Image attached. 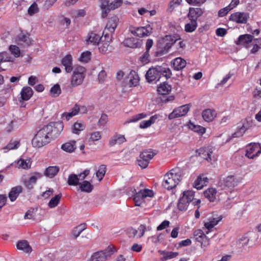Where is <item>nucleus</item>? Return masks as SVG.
Returning <instances> with one entry per match:
<instances>
[{
	"label": "nucleus",
	"mask_w": 261,
	"mask_h": 261,
	"mask_svg": "<svg viewBox=\"0 0 261 261\" xmlns=\"http://www.w3.org/2000/svg\"><path fill=\"white\" fill-rule=\"evenodd\" d=\"M118 22L119 18L117 16H113L111 17L107 22L105 31H108L111 33L114 32L118 25Z\"/></svg>",
	"instance_id": "22"
},
{
	"label": "nucleus",
	"mask_w": 261,
	"mask_h": 261,
	"mask_svg": "<svg viewBox=\"0 0 261 261\" xmlns=\"http://www.w3.org/2000/svg\"><path fill=\"white\" fill-rule=\"evenodd\" d=\"M195 192L188 190L184 191L181 194L177 204L178 208L180 211H185L187 210L190 202L194 205L199 206L201 201L200 199L194 198Z\"/></svg>",
	"instance_id": "4"
},
{
	"label": "nucleus",
	"mask_w": 261,
	"mask_h": 261,
	"mask_svg": "<svg viewBox=\"0 0 261 261\" xmlns=\"http://www.w3.org/2000/svg\"><path fill=\"white\" fill-rule=\"evenodd\" d=\"M85 128V124L81 121H78L75 122L71 127V131L72 133L75 134H79Z\"/></svg>",
	"instance_id": "38"
},
{
	"label": "nucleus",
	"mask_w": 261,
	"mask_h": 261,
	"mask_svg": "<svg viewBox=\"0 0 261 261\" xmlns=\"http://www.w3.org/2000/svg\"><path fill=\"white\" fill-rule=\"evenodd\" d=\"M67 183L70 186L80 185V184L79 183V178H78L77 175L75 174L70 175L68 178Z\"/></svg>",
	"instance_id": "46"
},
{
	"label": "nucleus",
	"mask_w": 261,
	"mask_h": 261,
	"mask_svg": "<svg viewBox=\"0 0 261 261\" xmlns=\"http://www.w3.org/2000/svg\"><path fill=\"white\" fill-rule=\"evenodd\" d=\"M20 40L25 43L27 45L30 44L32 42L30 38V36L28 34L22 35L20 37Z\"/></svg>",
	"instance_id": "63"
},
{
	"label": "nucleus",
	"mask_w": 261,
	"mask_h": 261,
	"mask_svg": "<svg viewBox=\"0 0 261 261\" xmlns=\"http://www.w3.org/2000/svg\"><path fill=\"white\" fill-rule=\"evenodd\" d=\"M187 126L189 129H191L194 132L197 133L199 135H203L206 131L205 127L199 125H196L191 121L188 122L187 124Z\"/></svg>",
	"instance_id": "31"
},
{
	"label": "nucleus",
	"mask_w": 261,
	"mask_h": 261,
	"mask_svg": "<svg viewBox=\"0 0 261 261\" xmlns=\"http://www.w3.org/2000/svg\"><path fill=\"white\" fill-rule=\"evenodd\" d=\"M14 58L10 57L7 52L0 53V64L3 62H13Z\"/></svg>",
	"instance_id": "51"
},
{
	"label": "nucleus",
	"mask_w": 261,
	"mask_h": 261,
	"mask_svg": "<svg viewBox=\"0 0 261 261\" xmlns=\"http://www.w3.org/2000/svg\"><path fill=\"white\" fill-rule=\"evenodd\" d=\"M62 195L58 194L54 196L49 201L48 206L49 207L53 208L56 207L61 199Z\"/></svg>",
	"instance_id": "44"
},
{
	"label": "nucleus",
	"mask_w": 261,
	"mask_h": 261,
	"mask_svg": "<svg viewBox=\"0 0 261 261\" xmlns=\"http://www.w3.org/2000/svg\"><path fill=\"white\" fill-rule=\"evenodd\" d=\"M102 34L100 31L94 30L90 32L86 37L85 42L87 45H97L102 39Z\"/></svg>",
	"instance_id": "8"
},
{
	"label": "nucleus",
	"mask_w": 261,
	"mask_h": 261,
	"mask_svg": "<svg viewBox=\"0 0 261 261\" xmlns=\"http://www.w3.org/2000/svg\"><path fill=\"white\" fill-rule=\"evenodd\" d=\"M126 141V139L124 135L116 133L110 138L109 145L111 147L119 145Z\"/></svg>",
	"instance_id": "14"
},
{
	"label": "nucleus",
	"mask_w": 261,
	"mask_h": 261,
	"mask_svg": "<svg viewBox=\"0 0 261 261\" xmlns=\"http://www.w3.org/2000/svg\"><path fill=\"white\" fill-rule=\"evenodd\" d=\"M181 2L182 0H171L169 4L167 10L170 12H172L180 5Z\"/></svg>",
	"instance_id": "48"
},
{
	"label": "nucleus",
	"mask_w": 261,
	"mask_h": 261,
	"mask_svg": "<svg viewBox=\"0 0 261 261\" xmlns=\"http://www.w3.org/2000/svg\"><path fill=\"white\" fill-rule=\"evenodd\" d=\"M39 8L36 3L33 4L28 9V12L30 15H33L34 14L38 13Z\"/></svg>",
	"instance_id": "58"
},
{
	"label": "nucleus",
	"mask_w": 261,
	"mask_h": 261,
	"mask_svg": "<svg viewBox=\"0 0 261 261\" xmlns=\"http://www.w3.org/2000/svg\"><path fill=\"white\" fill-rule=\"evenodd\" d=\"M195 240L200 242L201 246H206L208 245V240L201 229H197L194 232Z\"/></svg>",
	"instance_id": "20"
},
{
	"label": "nucleus",
	"mask_w": 261,
	"mask_h": 261,
	"mask_svg": "<svg viewBox=\"0 0 261 261\" xmlns=\"http://www.w3.org/2000/svg\"><path fill=\"white\" fill-rule=\"evenodd\" d=\"M171 89V85L166 82H163L158 86L157 91L161 95H166L169 94Z\"/></svg>",
	"instance_id": "32"
},
{
	"label": "nucleus",
	"mask_w": 261,
	"mask_h": 261,
	"mask_svg": "<svg viewBox=\"0 0 261 261\" xmlns=\"http://www.w3.org/2000/svg\"><path fill=\"white\" fill-rule=\"evenodd\" d=\"M146 114L144 113H140L136 115L133 116L132 118L128 119L125 123H133V122H136L141 119H143L146 117Z\"/></svg>",
	"instance_id": "50"
},
{
	"label": "nucleus",
	"mask_w": 261,
	"mask_h": 261,
	"mask_svg": "<svg viewBox=\"0 0 261 261\" xmlns=\"http://www.w3.org/2000/svg\"><path fill=\"white\" fill-rule=\"evenodd\" d=\"M149 57L150 56L148 51H146L144 54L140 58V60L143 64H147L149 61Z\"/></svg>",
	"instance_id": "60"
},
{
	"label": "nucleus",
	"mask_w": 261,
	"mask_h": 261,
	"mask_svg": "<svg viewBox=\"0 0 261 261\" xmlns=\"http://www.w3.org/2000/svg\"><path fill=\"white\" fill-rule=\"evenodd\" d=\"M221 220V218L217 217L216 218L211 217L204 221L203 228L207 229L206 233L208 234L211 231V229L217 225Z\"/></svg>",
	"instance_id": "18"
},
{
	"label": "nucleus",
	"mask_w": 261,
	"mask_h": 261,
	"mask_svg": "<svg viewBox=\"0 0 261 261\" xmlns=\"http://www.w3.org/2000/svg\"><path fill=\"white\" fill-rule=\"evenodd\" d=\"M101 138V133L99 132H94L90 134L89 140L96 141L100 140Z\"/></svg>",
	"instance_id": "57"
},
{
	"label": "nucleus",
	"mask_w": 261,
	"mask_h": 261,
	"mask_svg": "<svg viewBox=\"0 0 261 261\" xmlns=\"http://www.w3.org/2000/svg\"><path fill=\"white\" fill-rule=\"evenodd\" d=\"M14 123V121H11L7 124L5 127V130L7 133H10L14 129L15 127Z\"/></svg>",
	"instance_id": "64"
},
{
	"label": "nucleus",
	"mask_w": 261,
	"mask_h": 261,
	"mask_svg": "<svg viewBox=\"0 0 261 261\" xmlns=\"http://www.w3.org/2000/svg\"><path fill=\"white\" fill-rule=\"evenodd\" d=\"M208 182V178L204 175L198 176L193 184V187L197 190L202 189Z\"/></svg>",
	"instance_id": "19"
},
{
	"label": "nucleus",
	"mask_w": 261,
	"mask_h": 261,
	"mask_svg": "<svg viewBox=\"0 0 261 261\" xmlns=\"http://www.w3.org/2000/svg\"><path fill=\"white\" fill-rule=\"evenodd\" d=\"M190 106L185 105L175 109L168 116L170 120L185 116L189 112Z\"/></svg>",
	"instance_id": "11"
},
{
	"label": "nucleus",
	"mask_w": 261,
	"mask_h": 261,
	"mask_svg": "<svg viewBox=\"0 0 261 261\" xmlns=\"http://www.w3.org/2000/svg\"><path fill=\"white\" fill-rule=\"evenodd\" d=\"M133 32L136 36L139 37H146L152 33V28L149 25L146 27H138Z\"/></svg>",
	"instance_id": "16"
},
{
	"label": "nucleus",
	"mask_w": 261,
	"mask_h": 261,
	"mask_svg": "<svg viewBox=\"0 0 261 261\" xmlns=\"http://www.w3.org/2000/svg\"><path fill=\"white\" fill-rule=\"evenodd\" d=\"M213 148L211 146H205L199 148L197 152L199 156L206 160L208 162L213 164L215 161L213 154Z\"/></svg>",
	"instance_id": "7"
},
{
	"label": "nucleus",
	"mask_w": 261,
	"mask_h": 261,
	"mask_svg": "<svg viewBox=\"0 0 261 261\" xmlns=\"http://www.w3.org/2000/svg\"><path fill=\"white\" fill-rule=\"evenodd\" d=\"M9 50L12 55H13L14 58H18L20 55V51L19 48L16 45H10L9 46Z\"/></svg>",
	"instance_id": "56"
},
{
	"label": "nucleus",
	"mask_w": 261,
	"mask_h": 261,
	"mask_svg": "<svg viewBox=\"0 0 261 261\" xmlns=\"http://www.w3.org/2000/svg\"><path fill=\"white\" fill-rule=\"evenodd\" d=\"M172 63L175 70H179L185 67L187 63L184 59L178 57L174 59Z\"/></svg>",
	"instance_id": "33"
},
{
	"label": "nucleus",
	"mask_w": 261,
	"mask_h": 261,
	"mask_svg": "<svg viewBox=\"0 0 261 261\" xmlns=\"http://www.w3.org/2000/svg\"><path fill=\"white\" fill-rule=\"evenodd\" d=\"M241 182V179L233 175L229 176V189L230 188H234Z\"/></svg>",
	"instance_id": "52"
},
{
	"label": "nucleus",
	"mask_w": 261,
	"mask_h": 261,
	"mask_svg": "<svg viewBox=\"0 0 261 261\" xmlns=\"http://www.w3.org/2000/svg\"><path fill=\"white\" fill-rule=\"evenodd\" d=\"M123 3V0H101L100 8L101 17L105 18L111 10H114L119 8Z\"/></svg>",
	"instance_id": "5"
},
{
	"label": "nucleus",
	"mask_w": 261,
	"mask_h": 261,
	"mask_svg": "<svg viewBox=\"0 0 261 261\" xmlns=\"http://www.w3.org/2000/svg\"><path fill=\"white\" fill-rule=\"evenodd\" d=\"M249 18V14L245 12H237L231 14L229 20L238 23H246Z\"/></svg>",
	"instance_id": "12"
},
{
	"label": "nucleus",
	"mask_w": 261,
	"mask_h": 261,
	"mask_svg": "<svg viewBox=\"0 0 261 261\" xmlns=\"http://www.w3.org/2000/svg\"><path fill=\"white\" fill-rule=\"evenodd\" d=\"M154 155L155 153L151 151H145L142 152L140 154V156L141 157V159H143L149 163V161L153 158Z\"/></svg>",
	"instance_id": "47"
},
{
	"label": "nucleus",
	"mask_w": 261,
	"mask_h": 261,
	"mask_svg": "<svg viewBox=\"0 0 261 261\" xmlns=\"http://www.w3.org/2000/svg\"><path fill=\"white\" fill-rule=\"evenodd\" d=\"M60 168L57 166H49L44 171V175L49 178H53L59 172Z\"/></svg>",
	"instance_id": "36"
},
{
	"label": "nucleus",
	"mask_w": 261,
	"mask_h": 261,
	"mask_svg": "<svg viewBox=\"0 0 261 261\" xmlns=\"http://www.w3.org/2000/svg\"><path fill=\"white\" fill-rule=\"evenodd\" d=\"M183 176V172L180 169H172L164 175L163 185L167 189H172L182 180Z\"/></svg>",
	"instance_id": "2"
},
{
	"label": "nucleus",
	"mask_w": 261,
	"mask_h": 261,
	"mask_svg": "<svg viewBox=\"0 0 261 261\" xmlns=\"http://www.w3.org/2000/svg\"><path fill=\"white\" fill-rule=\"evenodd\" d=\"M261 153V146L259 143H252L246 146V156L253 159Z\"/></svg>",
	"instance_id": "10"
},
{
	"label": "nucleus",
	"mask_w": 261,
	"mask_h": 261,
	"mask_svg": "<svg viewBox=\"0 0 261 261\" xmlns=\"http://www.w3.org/2000/svg\"><path fill=\"white\" fill-rule=\"evenodd\" d=\"M61 92L60 86L57 84L50 88L49 94L53 97H57L61 94Z\"/></svg>",
	"instance_id": "43"
},
{
	"label": "nucleus",
	"mask_w": 261,
	"mask_h": 261,
	"mask_svg": "<svg viewBox=\"0 0 261 261\" xmlns=\"http://www.w3.org/2000/svg\"><path fill=\"white\" fill-rule=\"evenodd\" d=\"M177 41L178 40L175 39L174 37L167 35L160 40V44L162 45V47L164 49V50L167 52L171 46L173 44L176 43Z\"/></svg>",
	"instance_id": "13"
},
{
	"label": "nucleus",
	"mask_w": 261,
	"mask_h": 261,
	"mask_svg": "<svg viewBox=\"0 0 261 261\" xmlns=\"http://www.w3.org/2000/svg\"><path fill=\"white\" fill-rule=\"evenodd\" d=\"M227 177L226 178H222L220 180L218 185L220 187L222 188V189H224L226 188L228 186V180H227Z\"/></svg>",
	"instance_id": "61"
},
{
	"label": "nucleus",
	"mask_w": 261,
	"mask_h": 261,
	"mask_svg": "<svg viewBox=\"0 0 261 261\" xmlns=\"http://www.w3.org/2000/svg\"><path fill=\"white\" fill-rule=\"evenodd\" d=\"M86 69L83 66H77L74 70L70 81L72 87H76L83 83L85 77Z\"/></svg>",
	"instance_id": "6"
},
{
	"label": "nucleus",
	"mask_w": 261,
	"mask_h": 261,
	"mask_svg": "<svg viewBox=\"0 0 261 261\" xmlns=\"http://www.w3.org/2000/svg\"><path fill=\"white\" fill-rule=\"evenodd\" d=\"M249 241V239L247 237L242 236L238 240V243H239V245L241 247H243V246L248 244Z\"/></svg>",
	"instance_id": "62"
},
{
	"label": "nucleus",
	"mask_w": 261,
	"mask_h": 261,
	"mask_svg": "<svg viewBox=\"0 0 261 261\" xmlns=\"http://www.w3.org/2000/svg\"><path fill=\"white\" fill-rule=\"evenodd\" d=\"M16 246L17 249L22 251L26 253H29L32 251V247L29 245L28 241L25 240H21L18 241L17 243Z\"/></svg>",
	"instance_id": "28"
},
{
	"label": "nucleus",
	"mask_w": 261,
	"mask_h": 261,
	"mask_svg": "<svg viewBox=\"0 0 261 261\" xmlns=\"http://www.w3.org/2000/svg\"><path fill=\"white\" fill-rule=\"evenodd\" d=\"M106 172V167L105 165H102L99 166L98 170L96 173V176L99 181H100L103 178Z\"/></svg>",
	"instance_id": "49"
},
{
	"label": "nucleus",
	"mask_w": 261,
	"mask_h": 261,
	"mask_svg": "<svg viewBox=\"0 0 261 261\" xmlns=\"http://www.w3.org/2000/svg\"><path fill=\"white\" fill-rule=\"evenodd\" d=\"M203 14V11L199 8H190L188 14L190 20L197 21V19Z\"/></svg>",
	"instance_id": "17"
},
{
	"label": "nucleus",
	"mask_w": 261,
	"mask_h": 261,
	"mask_svg": "<svg viewBox=\"0 0 261 261\" xmlns=\"http://www.w3.org/2000/svg\"><path fill=\"white\" fill-rule=\"evenodd\" d=\"M20 145L19 141L18 140H11L6 146L4 149H8L9 150L17 149Z\"/></svg>",
	"instance_id": "54"
},
{
	"label": "nucleus",
	"mask_w": 261,
	"mask_h": 261,
	"mask_svg": "<svg viewBox=\"0 0 261 261\" xmlns=\"http://www.w3.org/2000/svg\"><path fill=\"white\" fill-rule=\"evenodd\" d=\"M171 75V72L169 68L167 67L166 65H162L150 68L147 71L145 76L147 82L150 83L159 81L161 75L168 78Z\"/></svg>",
	"instance_id": "3"
},
{
	"label": "nucleus",
	"mask_w": 261,
	"mask_h": 261,
	"mask_svg": "<svg viewBox=\"0 0 261 261\" xmlns=\"http://www.w3.org/2000/svg\"><path fill=\"white\" fill-rule=\"evenodd\" d=\"M197 22L190 20L189 23H187L185 27L186 32L191 33L194 32L197 27Z\"/></svg>",
	"instance_id": "45"
},
{
	"label": "nucleus",
	"mask_w": 261,
	"mask_h": 261,
	"mask_svg": "<svg viewBox=\"0 0 261 261\" xmlns=\"http://www.w3.org/2000/svg\"><path fill=\"white\" fill-rule=\"evenodd\" d=\"M159 253L162 256L161 259L167 260L176 257L178 253L176 252L166 251L164 250H159Z\"/></svg>",
	"instance_id": "37"
},
{
	"label": "nucleus",
	"mask_w": 261,
	"mask_h": 261,
	"mask_svg": "<svg viewBox=\"0 0 261 261\" xmlns=\"http://www.w3.org/2000/svg\"><path fill=\"white\" fill-rule=\"evenodd\" d=\"M136 40L134 38H128L124 40L123 43L124 46L129 47H135L136 46Z\"/></svg>",
	"instance_id": "55"
},
{
	"label": "nucleus",
	"mask_w": 261,
	"mask_h": 261,
	"mask_svg": "<svg viewBox=\"0 0 261 261\" xmlns=\"http://www.w3.org/2000/svg\"><path fill=\"white\" fill-rule=\"evenodd\" d=\"M139 80L138 74L135 71H131L127 77L126 85L129 87L137 86Z\"/></svg>",
	"instance_id": "21"
},
{
	"label": "nucleus",
	"mask_w": 261,
	"mask_h": 261,
	"mask_svg": "<svg viewBox=\"0 0 261 261\" xmlns=\"http://www.w3.org/2000/svg\"><path fill=\"white\" fill-rule=\"evenodd\" d=\"M22 188L21 186H17L12 188L9 193V197L11 201H15L19 194L21 193Z\"/></svg>",
	"instance_id": "35"
},
{
	"label": "nucleus",
	"mask_w": 261,
	"mask_h": 261,
	"mask_svg": "<svg viewBox=\"0 0 261 261\" xmlns=\"http://www.w3.org/2000/svg\"><path fill=\"white\" fill-rule=\"evenodd\" d=\"M159 118V115H154L151 116L149 120L142 121L140 123V127L141 128H146L153 124Z\"/></svg>",
	"instance_id": "39"
},
{
	"label": "nucleus",
	"mask_w": 261,
	"mask_h": 261,
	"mask_svg": "<svg viewBox=\"0 0 261 261\" xmlns=\"http://www.w3.org/2000/svg\"><path fill=\"white\" fill-rule=\"evenodd\" d=\"M63 125L62 123L48 124L44 126L38 130L32 140V144L35 148H41L48 144L52 137L51 134L54 133V136L57 137L63 129Z\"/></svg>",
	"instance_id": "1"
},
{
	"label": "nucleus",
	"mask_w": 261,
	"mask_h": 261,
	"mask_svg": "<svg viewBox=\"0 0 261 261\" xmlns=\"http://www.w3.org/2000/svg\"><path fill=\"white\" fill-rule=\"evenodd\" d=\"M253 40V36L249 34H244L240 35L238 38L237 44L243 45L246 47L247 45Z\"/></svg>",
	"instance_id": "30"
},
{
	"label": "nucleus",
	"mask_w": 261,
	"mask_h": 261,
	"mask_svg": "<svg viewBox=\"0 0 261 261\" xmlns=\"http://www.w3.org/2000/svg\"><path fill=\"white\" fill-rule=\"evenodd\" d=\"M41 175L39 173H35L28 179H25L24 183L28 188H31L32 185L35 184L38 179L41 177Z\"/></svg>",
	"instance_id": "34"
},
{
	"label": "nucleus",
	"mask_w": 261,
	"mask_h": 261,
	"mask_svg": "<svg viewBox=\"0 0 261 261\" xmlns=\"http://www.w3.org/2000/svg\"><path fill=\"white\" fill-rule=\"evenodd\" d=\"M84 229V228L81 225L75 227L72 231V236L74 238H76L80 235Z\"/></svg>",
	"instance_id": "59"
},
{
	"label": "nucleus",
	"mask_w": 261,
	"mask_h": 261,
	"mask_svg": "<svg viewBox=\"0 0 261 261\" xmlns=\"http://www.w3.org/2000/svg\"><path fill=\"white\" fill-rule=\"evenodd\" d=\"M153 196V192L149 189H143L140 190L134 195V199L136 206H140L144 201V198L146 197H151Z\"/></svg>",
	"instance_id": "9"
},
{
	"label": "nucleus",
	"mask_w": 261,
	"mask_h": 261,
	"mask_svg": "<svg viewBox=\"0 0 261 261\" xmlns=\"http://www.w3.org/2000/svg\"><path fill=\"white\" fill-rule=\"evenodd\" d=\"M91 52L89 51H85L82 53L79 59L80 62H88L91 59Z\"/></svg>",
	"instance_id": "53"
},
{
	"label": "nucleus",
	"mask_w": 261,
	"mask_h": 261,
	"mask_svg": "<svg viewBox=\"0 0 261 261\" xmlns=\"http://www.w3.org/2000/svg\"><path fill=\"white\" fill-rule=\"evenodd\" d=\"M16 166L18 168H21L23 169H28L31 168V162L30 160L27 159H20L17 161Z\"/></svg>",
	"instance_id": "41"
},
{
	"label": "nucleus",
	"mask_w": 261,
	"mask_h": 261,
	"mask_svg": "<svg viewBox=\"0 0 261 261\" xmlns=\"http://www.w3.org/2000/svg\"><path fill=\"white\" fill-rule=\"evenodd\" d=\"M80 188L82 192L90 193L92 191L93 187L90 182L85 180L80 184Z\"/></svg>",
	"instance_id": "42"
},
{
	"label": "nucleus",
	"mask_w": 261,
	"mask_h": 261,
	"mask_svg": "<svg viewBox=\"0 0 261 261\" xmlns=\"http://www.w3.org/2000/svg\"><path fill=\"white\" fill-rule=\"evenodd\" d=\"M250 127V125L248 122L243 123L241 126H238L236 132L232 134L231 138H239L242 137Z\"/></svg>",
	"instance_id": "25"
},
{
	"label": "nucleus",
	"mask_w": 261,
	"mask_h": 261,
	"mask_svg": "<svg viewBox=\"0 0 261 261\" xmlns=\"http://www.w3.org/2000/svg\"><path fill=\"white\" fill-rule=\"evenodd\" d=\"M217 116V113L214 110L207 109L203 111L202 117L203 120L206 122L213 121Z\"/></svg>",
	"instance_id": "24"
},
{
	"label": "nucleus",
	"mask_w": 261,
	"mask_h": 261,
	"mask_svg": "<svg viewBox=\"0 0 261 261\" xmlns=\"http://www.w3.org/2000/svg\"><path fill=\"white\" fill-rule=\"evenodd\" d=\"M33 95V91L32 89L28 86L22 88L20 91V98L24 101L29 100Z\"/></svg>",
	"instance_id": "29"
},
{
	"label": "nucleus",
	"mask_w": 261,
	"mask_h": 261,
	"mask_svg": "<svg viewBox=\"0 0 261 261\" xmlns=\"http://www.w3.org/2000/svg\"><path fill=\"white\" fill-rule=\"evenodd\" d=\"M110 38L107 34H106L104 37V39L102 38L99 43V49L100 52L102 53H106L109 50L110 45Z\"/></svg>",
	"instance_id": "26"
},
{
	"label": "nucleus",
	"mask_w": 261,
	"mask_h": 261,
	"mask_svg": "<svg viewBox=\"0 0 261 261\" xmlns=\"http://www.w3.org/2000/svg\"><path fill=\"white\" fill-rule=\"evenodd\" d=\"M75 143V141H71L66 142L62 145L61 148L65 151L72 152L76 148Z\"/></svg>",
	"instance_id": "40"
},
{
	"label": "nucleus",
	"mask_w": 261,
	"mask_h": 261,
	"mask_svg": "<svg viewBox=\"0 0 261 261\" xmlns=\"http://www.w3.org/2000/svg\"><path fill=\"white\" fill-rule=\"evenodd\" d=\"M217 193L215 188H209L203 192V195L210 202H214L216 199Z\"/></svg>",
	"instance_id": "27"
},
{
	"label": "nucleus",
	"mask_w": 261,
	"mask_h": 261,
	"mask_svg": "<svg viewBox=\"0 0 261 261\" xmlns=\"http://www.w3.org/2000/svg\"><path fill=\"white\" fill-rule=\"evenodd\" d=\"M72 57L70 54L65 56L61 60V64L64 67L66 72L69 73L73 70Z\"/></svg>",
	"instance_id": "15"
},
{
	"label": "nucleus",
	"mask_w": 261,
	"mask_h": 261,
	"mask_svg": "<svg viewBox=\"0 0 261 261\" xmlns=\"http://www.w3.org/2000/svg\"><path fill=\"white\" fill-rule=\"evenodd\" d=\"M146 227L144 225H140L137 229L131 228L128 230V234L131 237L141 238L145 233Z\"/></svg>",
	"instance_id": "23"
}]
</instances>
